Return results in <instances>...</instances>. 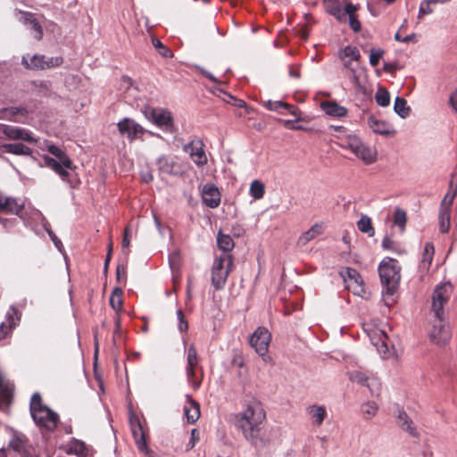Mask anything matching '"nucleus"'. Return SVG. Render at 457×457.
Masks as SVG:
<instances>
[{
  "instance_id": "obj_57",
  "label": "nucleus",
  "mask_w": 457,
  "mask_h": 457,
  "mask_svg": "<svg viewBox=\"0 0 457 457\" xmlns=\"http://www.w3.org/2000/svg\"><path fill=\"white\" fill-rule=\"evenodd\" d=\"M342 62H343V65L345 69H347L350 71H352L353 70H356V67L354 66V62L355 61H352L351 59H347V58H343V57H340Z\"/></svg>"
},
{
  "instance_id": "obj_10",
  "label": "nucleus",
  "mask_w": 457,
  "mask_h": 457,
  "mask_svg": "<svg viewBox=\"0 0 457 457\" xmlns=\"http://www.w3.org/2000/svg\"><path fill=\"white\" fill-rule=\"evenodd\" d=\"M63 62L62 57H49L42 54L26 55L21 59V63L30 70H46L59 67Z\"/></svg>"
},
{
  "instance_id": "obj_53",
  "label": "nucleus",
  "mask_w": 457,
  "mask_h": 457,
  "mask_svg": "<svg viewBox=\"0 0 457 457\" xmlns=\"http://www.w3.org/2000/svg\"><path fill=\"white\" fill-rule=\"evenodd\" d=\"M177 317L179 320V330L180 332L186 331L188 328V324L187 321L185 320L184 314L181 310H179L177 312Z\"/></svg>"
},
{
  "instance_id": "obj_2",
  "label": "nucleus",
  "mask_w": 457,
  "mask_h": 457,
  "mask_svg": "<svg viewBox=\"0 0 457 457\" xmlns=\"http://www.w3.org/2000/svg\"><path fill=\"white\" fill-rule=\"evenodd\" d=\"M362 328L381 358L396 360L400 358V353L395 348L397 337L387 325L365 322Z\"/></svg>"
},
{
  "instance_id": "obj_44",
  "label": "nucleus",
  "mask_w": 457,
  "mask_h": 457,
  "mask_svg": "<svg viewBox=\"0 0 457 457\" xmlns=\"http://www.w3.org/2000/svg\"><path fill=\"white\" fill-rule=\"evenodd\" d=\"M407 221V215L405 211L401 208H396L394 212V225L397 226L403 232L405 228Z\"/></svg>"
},
{
  "instance_id": "obj_9",
  "label": "nucleus",
  "mask_w": 457,
  "mask_h": 457,
  "mask_svg": "<svg viewBox=\"0 0 457 457\" xmlns=\"http://www.w3.org/2000/svg\"><path fill=\"white\" fill-rule=\"evenodd\" d=\"M145 117L162 130L172 133L175 130L173 118L166 109L146 108L144 111Z\"/></svg>"
},
{
  "instance_id": "obj_16",
  "label": "nucleus",
  "mask_w": 457,
  "mask_h": 457,
  "mask_svg": "<svg viewBox=\"0 0 457 457\" xmlns=\"http://www.w3.org/2000/svg\"><path fill=\"white\" fill-rule=\"evenodd\" d=\"M270 338L271 336L268 329L259 327L252 335L250 344L259 355L264 356L268 352Z\"/></svg>"
},
{
  "instance_id": "obj_12",
  "label": "nucleus",
  "mask_w": 457,
  "mask_h": 457,
  "mask_svg": "<svg viewBox=\"0 0 457 457\" xmlns=\"http://www.w3.org/2000/svg\"><path fill=\"white\" fill-rule=\"evenodd\" d=\"M453 292V286L449 282L439 284L436 287L432 295V310L435 317L443 315V308L449 300Z\"/></svg>"
},
{
  "instance_id": "obj_61",
  "label": "nucleus",
  "mask_w": 457,
  "mask_h": 457,
  "mask_svg": "<svg viewBox=\"0 0 457 457\" xmlns=\"http://www.w3.org/2000/svg\"><path fill=\"white\" fill-rule=\"evenodd\" d=\"M394 242L388 237H386L382 240V247L384 249H391L393 247Z\"/></svg>"
},
{
  "instance_id": "obj_40",
  "label": "nucleus",
  "mask_w": 457,
  "mask_h": 457,
  "mask_svg": "<svg viewBox=\"0 0 457 457\" xmlns=\"http://www.w3.org/2000/svg\"><path fill=\"white\" fill-rule=\"evenodd\" d=\"M249 193L254 200L262 199L265 193L264 184L258 179L252 181L250 184Z\"/></svg>"
},
{
  "instance_id": "obj_50",
  "label": "nucleus",
  "mask_w": 457,
  "mask_h": 457,
  "mask_svg": "<svg viewBox=\"0 0 457 457\" xmlns=\"http://www.w3.org/2000/svg\"><path fill=\"white\" fill-rule=\"evenodd\" d=\"M432 5H434V4H432L430 0H423L420 4L419 18L432 13L434 12Z\"/></svg>"
},
{
  "instance_id": "obj_45",
  "label": "nucleus",
  "mask_w": 457,
  "mask_h": 457,
  "mask_svg": "<svg viewBox=\"0 0 457 457\" xmlns=\"http://www.w3.org/2000/svg\"><path fill=\"white\" fill-rule=\"evenodd\" d=\"M375 99L378 105L382 107L388 106L390 104V94L386 88L379 87L375 94Z\"/></svg>"
},
{
  "instance_id": "obj_19",
  "label": "nucleus",
  "mask_w": 457,
  "mask_h": 457,
  "mask_svg": "<svg viewBox=\"0 0 457 457\" xmlns=\"http://www.w3.org/2000/svg\"><path fill=\"white\" fill-rule=\"evenodd\" d=\"M0 128L2 133L9 140H21L29 143L37 142V139L32 136V133L26 129L5 124H1Z\"/></svg>"
},
{
  "instance_id": "obj_30",
  "label": "nucleus",
  "mask_w": 457,
  "mask_h": 457,
  "mask_svg": "<svg viewBox=\"0 0 457 457\" xmlns=\"http://www.w3.org/2000/svg\"><path fill=\"white\" fill-rule=\"evenodd\" d=\"M320 107L326 114L332 117L341 118L347 113V109L345 106L339 105L334 101L323 102L320 104Z\"/></svg>"
},
{
  "instance_id": "obj_15",
  "label": "nucleus",
  "mask_w": 457,
  "mask_h": 457,
  "mask_svg": "<svg viewBox=\"0 0 457 457\" xmlns=\"http://www.w3.org/2000/svg\"><path fill=\"white\" fill-rule=\"evenodd\" d=\"M198 367V355L193 345H191L187 353V367L186 375L187 382L191 385L193 389L196 390L201 383V378H196L195 368Z\"/></svg>"
},
{
  "instance_id": "obj_7",
  "label": "nucleus",
  "mask_w": 457,
  "mask_h": 457,
  "mask_svg": "<svg viewBox=\"0 0 457 457\" xmlns=\"http://www.w3.org/2000/svg\"><path fill=\"white\" fill-rule=\"evenodd\" d=\"M232 264V257L228 253H223L214 259L212 267V283L216 290L224 287Z\"/></svg>"
},
{
  "instance_id": "obj_6",
  "label": "nucleus",
  "mask_w": 457,
  "mask_h": 457,
  "mask_svg": "<svg viewBox=\"0 0 457 457\" xmlns=\"http://www.w3.org/2000/svg\"><path fill=\"white\" fill-rule=\"evenodd\" d=\"M401 268L398 262L392 258H385L378 266L381 283L386 287L387 295H392L400 281Z\"/></svg>"
},
{
  "instance_id": "obj_49",
  "label": "nucleus",
  "mask_w": 457,
  "mask_h": 457,
  "mask_svg": "<svg viewBox=\"0 0 457 457\" xmlns=\"http://www.w3.org/2000/svg\"><path fill=\"white\" fill-rule=\"evenodd\" d=\"M384 54V50L381 48H372L370 50V63L371 66L375 67L378 64L379 60L382 58Z\"/></svg>"
},
{
  "instance_id": "obj_34",
  "label": "nucleus",
  "mask_w": 457,
  "mask_h": 457,
  "mask_svg": "<svg viewBox=\"0 0 457 457\" xmlns=\"http://www.w3.org/2000/svg\"><path fill=\"white\" fill-rule=\"evenodd\" d=\"M27 113L26 109L22 107L3 108L0 109V119L16 121V115L25 116Z\"/></svg>"
},
{
  "instance_id": "obj_29",
  "label": "nucleus",
  "mask_w": 457,
  "mask_h": 457,
  "mask_svg": "<svg viewBox=\"0 0 457 457\" xmlns=\"http://www.w3.org/2000/svg\"><path fill=\"white\" fill-rule=\"evenodd\" d=\"M22 18L25 25H27L28 29L32 31L33 37L37 40L41 39L43 36V29L38 19L31 13H25L22 15Z\"/></svg>"
},
{
  "instance_id": "obj_48",
  "label": "nucleus",
  "mask_w": 457,
  "mask_h": 457,
  "mask_svg": "<svg viewBox=\"0 0 457 457\" xmlns=\"http://www.w3.org/2000/svg\"><path fill=\"white\" fill-rule=\"evenodd\" d=\"M7 321L5 322L9 330H12L20 320L18 312L14 308H11L6 313Z\"/></svg>"
},
{
  "instance_id": "obj_51",
  "label": "nucleus",
  "mask_w": 457,
  "mask_h": 457,
  "mask_svg": "<svg viewBox=\"0 0 457 457\" xmlns=\"http://www.w3.org/2000/svg\"><path fill=\"white\" fill-rule=\"evenodd\" d=\"M153 45L156 49L159 50L160 54L163 57H172L170 50L165 47L159 39L154 38Z\"/></svg>"
},
{
  "instance_id": "obj_37",
  "label": "nucleus",
  "mask_w": 457,
  "mask_h": 457,
  "mask_svg": "<svg viewBox=\"0 0 457 457\" xmlns=\"http://www.w3.org/2000/svg\"><path fill=\"white\" fill-rule=\"evenodd\" d=\"M9 446L15 452L20 453L21 455L29 453L26 440L23 436H14V437L10 442Z\"/></svg>"
},
{
  "instance_id": "obj_38",
  "label": "nucleus",
  "mask_w": 457,
  "mask_h": 457,
  "mask_svg": "<svg viewBox=\"0 0 457 457\" xmlns=\"http://www.w3.org/2000/svg\"><path fill=\"white\" fill-rule=\"evenodd\" d=\"M356 11H357L356 5H354L351 3L346 4L345 12H346V15L349 16V26L351 27V29L353 31L358 32L361 29V23L357 20L356 16L354 15Z\"/></svg>"
},
{
  "instance_id": "obj_32",
  "label": "nucleus",
  "mask_w": 457,
  "mask_h": 457,
  "mask_svg": "<svg viewBox=\"0 0 457 457\" xmlns=\"http://www.w3.org/2000/svg\"><path fill=\"white\" fill-rule=\"evenodd\" d=\"M4 152L15 155H30L32 150L21 143L4 144L0 146Z\"/></svg>"
},
{
  "instance_id": "obj_60",
  "label": "nucleus",
  "mask_w": 457,
  "mask_h": 457,
  "mask_svg": "<svg viewBox=\"0 0 457 457\" xmlns=\"http://www.w3.org/2000/svg\"><path fill=\"white\" fill-rule=\"evenodd\" d=\"M129 228H126L124 230V236H123V239H122V247L123 248H128L130 244V241L129 239Z\"/></svg>"
},
{
  "instance_id": "obj_35",
  "label": "nucleus",
  "mask_w": 457,
  "mask_h": 457,
  "mask_svg": "<svg viewBox=\"0 0 457 457\" xmlns=\"http://www.w3.org/2000/svg\"><path fill=\"white\" fill-rule=\"evenodd\" d=\"M68 453H75L79 456H87L89 454V449L86 444L78 439H72L69 444Z\"/></svg>"
},
{
  "instance_id": "obj_5",
  "label": "nucleus",
  "mask_w": 457,
  "mask_h": 457,
  "mask_svg": "<svg viewBox=\"0 0 457 457\" xmlns=\"http://www.w3.org/2000/svg\"><path fill=\"white\" fill-rule=\"evenodd\" d=\"M30 413L38 427L53 430L57 425L58 415L42 404L40 395L37 393H35L31 397Z\"/></svg>"
},
{
  "instance_id": "obj_14",
  "label": "nucleus",
  "mask_w": 457,
  "mask_h": 457,
  "mask_svg": "<svg viewBox=\"0 0 457 457\" xmlns=\"http://www.w3.org/2000/svg\"><path fill=\"white\" fill-rule=\"evenodd\" d=\"M345 287L354 295L362 296L365 293L363 280L358 271L352 268H346L340 272Z\"/></svg>"
},
{
  "instance_id": "obj_33",
  "label": "nucleus",
  "mask_w": 457,
  "mask_h": 457,
  "mask_svg": "<svg viewBox=\"0 0 457 457\" xmlns=\"http://www.w3.org/2000/svg\"><path fill=\"white\" fill-rule=\"evenodd\" d=\"M322 233V225L315 223L309 230L303 233L297 241L299 245H305L307 243L314 239L316 237Z\"/></svg>"
},
{
  "instance_id": "obj_62",
  "label": "nucleus",
  "mask_w": 457,
  "mask_h": 457,
  "mask_svg": "<svg viewBox=\"0 0 457 457\" xmlns=\"http://www.w3.org/2000/svg\"><path fill=\"white\" fill-rule=\"evenodd\" d=\"M112 252V243H110V244H109V246H108V253H107V254H106V259H105V262H104V270H107V267H108L109 262H110V260H111Z\"/></svg>"
},
{
  "instance_id": "obj_64",
  "label": "nucleus",
  "mask_w": 457,
  "mask_h": 457,
  "mask_svg": "<svg viewBox=\"0 0 457 457\" xmlns=\"http://www.w3.org/2000/svg\"><path fill=\"white\" fill-rule=\"evenodd\" d=\"M131 86L132 80L128 77H123L121 79V87H123L125 89H128Z\"/></svg>"
},
{
  "instance_id": "obj_28",
  "label": "nucleus",
  "mask_w": 457,
  "mask_h": 457,
  "mask_svg": "<svg viewBox=\"0 0 457 457\" xmlns=\"http://www.w3.org/2000/svg\"><path fill=\"white\" fill-rule=\"evenodd\" d=\"M184 412L188 423H195L200 417L199 404L189 395H187V403L184 406Z\"/></svg>"
},
{
  "instance_id": "obj_43",
  "label": "nucleus",
  "mask_w": 457,
  "mask_h": 457,
  "mask_svg": "<svg viewBox=\"0 0 457 457\" xmlns=\"http://www.w3.org/2000/svg\"><path fill=\"white\" fill-rule=\"evenodd\" d=\"M110 304L112 308L119 312L122 307V290L120 288H114L110 296Z\"/></svg>"
},
{
  "instance_id": "obj_21",
  "label": "nucleus",
  "mask_w": 457,
  "mask_h": 457,
  "mask_svg": "<svg viewBox=\"0 0 457 457\" xmlns=\"http://www.w3.org/2000/svg\"><path fill=\"white\" fill-rule=\"evenodd\" d=\"M24 207L21 200L0 193V213L19 215Z\"/></svg>"
},
{
  "instance_id": "obj_46",
  "label": "nucleus",
  "mask_w": 457,
  "mask_h": 457,
  "mask_svg": "<svg viewBox=\"0 0 457 457\" xmlns=\"http://www.w3.org/2000/svg\"><path fill=\"white\" fill-rule=\"evenodd\" d=\"M340 57L351 59L357 63L361 58V53L357 47L347 46L341 51Z\"/></svg>"
},
{
  "instance_id": "obj_25",
  "label": "nucleus",
  "mask_w": 457,
  "mask_h": 457,
  "mask_svg": "<svg viewBox=\"0 0 457 457\" xmlns=\"http://www.w3.org/2000/svg\"><path fill=\"white\" fill-rule=\"evenodd\" d=\"M131 432L134 436L136 445L139 451L144 452L146 450V443L145 438V433L143 431L142 425L138 418L135 415H131L129 418Z\"/></svg>"
},
{
  "instance_id": "obj_22",
  "label": "nucleus",
  "mask_w": 457,
  "mask_h": 457,
  "mask_svg": "<svg viewBox=\"0 0 457 457\" xmlns=\"http://www.w3.org/2000/svg\"><path fill=\"white\" fill-rule=\"evenodd\" d=\"M202 200L210 208L218 207L220 204V193L218 187L212 183L205 184L202 189Z\"/></svg>"
},
{
  "instance_id": "obj_26",
  "label": "nucleus",
  "mask_w": 457,
  "mask_h": 457,
  "mask_svg": "<svg viewBox=\"0 0 457 457\" xmlns=\"http://www.w3.org/2000/svg\"><path fill=\"white\" fill-rule=\"evenodd\" d=\"M263 106L272 112H277L278 113H283V111H287L290 112L295 118H298L299 112L296 108L293 105H290L287 103L281 101H272L267 100L262 103Z\"/></svg>"
},
{
  "instance_id": "obj_36",
  "label": "nucleus",
  "mask_w": 457,
  "mask_h": 457,
  "mask_svg": "<svg viewBox=\"0 0 457 457\" xmlns=\"http://www.w3.org/2000/svg\"><path fill=\"white\" fill-rule=\"evenodd\" d=\"M435 249L434 245L431 243H427L424 247V251L422 253V259L420 261V269L423 270H428L431 265L433 256H434Z\"/></svg>"
},
{
  "instance_id": "obj_11",
  "label": "nucleus",
  "mask_w": 457,
  "mask_h": 457,
  "mask_svg": "<svg viewBox=\"0 0 457 457\" xmlns=\"http://www.w3.org/2000/svg\"><path fill=\"white\" fill-rule=\"evenodd\" d=\"M348 378L352 382L366 386L372 396L379 395L381 383L377 377L355 370L348 372Z\"/></svg>"
},
{
  "instance_id": "obj_58",
  "label": "nucleus",
  "mask_w": 457,
  "mask_h": 457,
  "mask_svg": "<svg viewBox=\"0 0 457 457\" xmlns=\"http://www.w3.org/2000/svg\"><path fill=\"white\" fill-rule=\"evenodd\" d=\"M12 330H9L5 322L0 325V340L5 338Z\"/></svg>"
},
{
  "instance_id": "obj_1",
  "label": "nucleus",
  "mask_w": 457,
  "mask_h": 457,
  "mask_svg": "<svg viewBox=\"0 0 457 457\" xmlns=\"http://www.w3.org/2000/svg\"><path fill=\"white\" fill-rule=\"evenodd\" d=\"M266 413L262 404L253 400L237 415V426L241 429L244 437L255 448H262L269 442L264 428Z\"/></svg>"
},
{
  "instance_id": "obj_52",
  "label": "nucleus",
  "mask_w": 457,
  "mask_h": 457,
  "mask_svg": "<svg viewBox=\"0 0 457 457\" xmlns=\"http://www.w3.org/2000/svg\"><path fill=\"white\" fill-rule=\"evenodd\" d=\"M200 440L199 432L196 429H192L191 436L188 443L187 444V451L193 449L195 444Z\"/></svg>"
},
{
  "instance_id": "obj_17",
  "label": "nucleus",
  "mask_w": 457,
  "mask_h": 457,
  "mask_svg": "<svg viewBox=\"0 0 457 457\" xmlns=\"http://www.w3.org/2000/svg\"><path fill=\"white\" fill-rule=\"evenodd\" d=\"M435 318L436 320L429 333L430 339L436 345H445L450 340L452 336L450 328L444 323L443 315Z\"/></svg>"
},
{
  "instance_id": "obj_20",
  "label": "nucleus",
  "mask_w": 457,
  "mask_h": 457,
  "mask_svg": "<svg viewBox=\"0 0 457 457\" xmlns=\"http://www.w3.org/2000/svg\"><path fill=\"white\" fill-rule=\"evenodd\" d=\"M183 150L189 154L196 166L203 167L207 163L208 159L201 140L191 141L184 145Z\"/></svg>"
},
{
  "instance_id": "obj_23",
  "label": "nucleus",
  "mask_w": 457,
  "mask_h": 457,
  "mask_svg": "<svg viewBox=\"0 0 457 457\" xmlns=\"http://www.w3.org/2000/svg\"><path fill=\"white\" fill-rule=\"evenodd\" d=\"M306 414L312 424L320 427L328 416L327 408L324 405L311 404L305 409Z\"/></svg>"
},
{
  "instance_id": "obj_27",
  "label": "nucleus",
  "mask_w": 457,
  "mask_h": 457,
  "mask_svg": "<svg viewBox=\"0 0 457 457\" xmlns=\"http://www.w3.org/2000/svg\"><path fill=\"white\" fill-rule=\"evenodd\" d=\"M368 126L374 133L379 135L387 136L394 133V129L389 123L380 120L374 116L368 118Z\"/></svg>"
},
{
  "instance_id": "obj_31",
  "label": "nucleus",
  "mask_w": 457,
  "mask_h": 457,
  "mask_svg": "<svg viewBox=\"0 0 457 457\" xmlns=\"http://www.w3.org/2000/svg\"><path fill=\"white\" fill-rule=\"evenodd\" d=\"M326 11L333 15L337 21H344L346 18L345 8L342 9L339 3L335 0H324Z\"/></svg>"
},
{
  "instance_id": "obj_18",
  "label": "nucleus",
  "mask_w": 457,
  "mask_h": 457,
  "mask_svg": "<svg viewBox=\"0 0 457 457\" xmlns=\"http://www.w3.org/2000/svg\"><path fill=\"white\" fill-rule=\"evenodd\" d=\"M118 129L120 133L129 141L139 138L145 133V129L141 125L129 118H124L120 120L118 123Z\"/></svg>"
},
{
  "instance_id": "obj_47",
  "label": "nucleus",
  "mask_w": 457,
  "mask_h": 457,
  "mask_svg": "<svg viewBox=\"0 0 457 457\" xmlns=\"http://www.w3.org/2000/svg\"><path fill=\"white\" fill-rule=\"evenodd\" d=\"M378 410V403L374 401H368L361 405V411L367 419L374 417Z\"/></svg>"
},
{
  "instance_id": "obj_56",
  "label": "nucleus",
  "mask_w": 457,
  "mask_h": 457,
  "mask_svg": "<svg viewBox=\"0 0 457 457\" xmlns=\"http://www.w3.org/2000/svg\"><path fill=\"white\" fill-rule=\"evenodd\" d=\"M116 277L119 282H125L126 280V269L122 265H118L116 270Z\"/></svg>"
},
{
  "instance_id": "obj_39",
  "label": "nucleus",
  "mask_w": 457,
  "mask_h": 457,
  "mask_svg": "<svg viewBox=\"0 0 457 457\" xmlns=\"http://www.w3.org/2000/svg\"><path fill=\"white\" fill-rule=\"evenodd\" d=\"M394 111L397 113L402 119H405L409 116L411 108L407 105V102L404 98L396 97L394 104Z\"/></svg>"
},
{
  "instance_id": "obj_4",
  "label": "nucleus",
  "mask_w": 457,
  "mask_h": 457,
  "mask_svg": "<svg viewBox=\"0 0 457 457\" xmlns=\"http://www.w3.org/2000/svg\"><path fill=\"white\" fill-rule=\"evenodd\" d=\"M46 143V147L54 157L45 155L44 164L55 171L63 180L69 177V170H72L73 165L69 156L57 145Z\"/></svg>"
},
{
  "instance_id": "obj_41",
  "label": "nucleus",
  "mask_w": 457,
  "mask_h": 457,
  "mask_svg": "<svg viewBox=\"0 0 457 457\" xmlns=\"http://www.w3.org/2000/svg\"><path fill=\"white\" fill-rule=\"evenodd\" d=\"M357 227L362 233L368 234L370 237L374 236L375 230L371 225V220L367 215H362L357 222Z\"/></svg>"
},
{
  "instance_id": "obj_8",
  "label": "nucleus",
  "mask_w": 457,
  "mask_h": 457,
  "mask_svg": "<svg viewBox=\"0 0 457 457\" xmlns=\"http://www.w3.org/2000/svg\"><path fill=\"white\" fill-rule=\"evenodd\" d=\"M156 166L160 174L172 177L182 176L188 169L187 162L177 155H161Z\"/></svg>"
},
{
  "instance_id": "obj_13",
  "label": "nucleus",
  "mask_w": 457,
  "mask_h": 457,
  "mask_svg": "<svg viewBox=\"0 0 457 457\" xmlns=\"http://www.w3.org/2000/svg\"><path fill=\"white\" fill-rule=\"evenodd\" d=\"M450 187L453 189V194L448 203L445 202L441 204L440 212H439V229L442 233H445L449 230L450 228V213H451V205L457 195V177L455 174L452 175V179L450 180Z\"/></svg>"
},
{
  "instance_id": "obj_54",
  "label": "nucleus",
  "mask_w": 457,
  "mask_h": 457,
  "mask_svg": "<svg viewBox=\"0 0 457 457\" xmlns=\"http://www.w3.org/2000/svg\"><path fill=\"white\" fill-rule=\"evenodd\" d=\"M383 69L385 71L393 74L396 71L401 70L402 66L397 62H385Z\"/></svg>"
},
{
  "instance_id": "obj_24",
  "label": "nucleus",
  "mask_w": 457,
  "mask_h": 457,
  "mask_svg": "<svg viewBox=\"0 0 457 457\" xmlns=\"http://www.w3.org/2000/svg\"><path fill=\"white\" fill-rule=\"evenodd\" d=\"M395 417L397 425L403 431L407 432L410 436L413 437H419L420 434L418 432L417 428L415 427L413 421L410 419V417L403 409L398 408Z\"/></svg>"
},
{
  "instance_id": "obj_63",
  "label": "nucleus",
  "mask_w": 457,
  "mask_h": 457,
  "mask_svg": "<svg viewBox=\"0 0 457 457\" xmlns=\"http://www.w3.org/2000/svg\"><path fill=\"white\" fill-rule=\"evenodd\" d=\"M402 42H404V43H410V42L416 43L417 42L416 35L413 34V33L410 34V35H407V36L403 37Z\"/></svg>"
},
{
  "instance_id": "obj_42",
  "label": "nucleus",
  "mask_w": 457,
  "mask_h": 457,
  "mask_svg": "<svg viewBox=\"0 0 457 457\" xmlns=\"http://www.w3.org/2000/svg\"><path fill=\"white\" fill-rule=\"evenodd\" d=\"M217 244L220 249L226 252L225 253H228V252L231 251L234 247V242L231 237L221 233H219L217 237Z\"/></svg>"
},
{
  "instance_id": "obj_3",
  "label": "nucleus",
  "mask_w": 457,
  "mask_h": 457,
  "mask_svg": "<svg viewBox=\"0 0 457 457\" xmlns=\"http://www.w3.org/2000/svg\"><path fill=\"white\" fill-rule=\"evenodd\" d=\"M340 147L351 151L364 164H371L377 161L378 152L374 146L364 143L355 134H345L338 137Z\"/></svg>"
},
{
  "instance_id": "obj_59",
  "label": "nucleus",
  "mask_w": 457,
  "mask_h": 457,
  "mask_svg": "<svg viewBox=\"0 0 457 457\" xmlns=\"http://www.w3.org/2000/svg\"><path fill=\"white\" fill-rule=\"evenodd\" d=\"M449 103L452 108L457 112V89L451 95Z\"/></svg>"
},
{
  "instance_id": "obj_55",
  "label": "nucleus",
  "mask_w": 457,
  "mask_h": 457,
  "mask_svg": "<svg viewBox=\"0 0 457 457\" xmlns=\"http://www.w3.org/2000/svg\"><path fill=\"white\" fill-rule=\"evenodd\" d=\"M349 78H350L352 83L354 85V87H356L357 88H361V80H360V77L358 75L357 70H353L352 71H350Z\"/></svg>"
}]
</instances>
